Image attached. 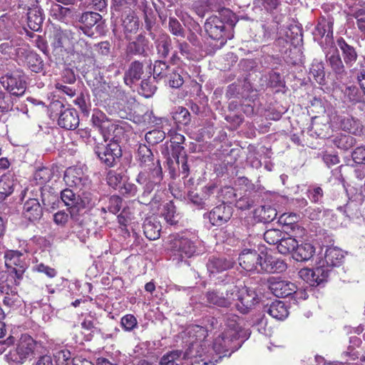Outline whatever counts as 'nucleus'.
Listing matches in <instances>:
<instances>
[{
    "label": "nucleus",
    "instance_id": "nucleus-1",
    "mask_svg": "<svg viewBox=\"0 0 365 365\" xmlns=\"http://www.w3.org/2000/svg\"><path fill=\"white\" fill-rule=\"evenodd\" d=\"M136 160L141 170L136 178V182L143 185V192L140 202L148 205L155 200V197L146 199L163 180V175L160 161L155 158L151 150L145 145L140 144L137 150Z\"/></svg>",
    "mask_w": 365,
    "mask_h": 365
},
{
    "label": "nucleus",
    "instance_id": "nucleus-2",
    "mask_svg": "<svg viewBox=\"0 0 365 365\" xmlns=\"http://www.w3.org/2000/svg\"><path fill=\"white\" fill-rule=\"evenodd\" d=\"M61 198L68 207L71 220H80L84 210L93 207L97 201V197L88 188L78 190V194L73 190L66 188L61 192Z\"/></svg>",
    "mask_w": 365,
    "mask_h": 365
},
{
    "label": "nucleus",
    "instance_id": "nucleus-3",
    "mask_svg": "<svg viewBox=\"0 0 365 365\" xmlns=\"http://www.w3.org/2000/svg\"><path fill=\"white\" fill-rule=\"evenodd\" d=\"M169 249L178 259L190 258L199 255L200 242L195 237H190L186 233L170 235L168 238Z\"/></svg>",
    "mask_w": 365,
    "mask_h": 365
},
{
    "label": "nucleus",
    "instance_id": "nucleus-4",
    "mask_svg": "<svg viewBox=\"0 0 365 365\" xmlns=\"http://www.w3.org/2000/svg\"><path fill=\"white\" fill-rule=\"evenodd\" d=\"M238 287L232 284L219 289L207 291L205 299L210 307L228 308L236 299Z\"/></svg>",
    "mask_w": 365,
    "mask_h": 365
},
{
    "label": "nucleus",
    "instance_id": "nucleus-5",
    "mask_svg": "<svg viewBox=\"0 0 365 365\" xmlns=\"http://www.w3.org/2000/svg\"><path fill=\"white\" fill-rule=\"evenodd\" d=\"M51 113L58 115V125L66 130H75L79 125L78 112L70 108H66L59 101H54L49 105Z\"/></svg>",
    "mask_w": 365,
    "mask_h": 365
},
{
    "label": "nucleus",
    "instance_id": "nucleus-6",
    "mask_svg": "<svg viewBox=\"0 0 365 365\" xmlns=\"http://www.w3.org/2000/svg\"><path fill=\"white\" fill-rule=\"evenodd\" d=\"M34 346V341L30 336L21 335L16 349L10 351L6 355L7 361L16 365L22 364L24 359L33 352Z\"/></svg>",
    "mask_w": 365,
    "mask_h": 365
},
{
    "label": "nucleus",
    "instance_id": "nucleus-7",
    "mask_svg": "<svg viewBox=\"0 0 365 365\" xmlns=\"http://www.w3.org/2000/svg\"><path fill=\"white\" fill-rule=\"evenodd\" d=\"M94 152L101 162L110 168L114 166L116 160L122 156V150L118 143H97L94 147Z\"/></svg>",
    "mask_w": 365,
    "mask_h": 365
},
{
    "label": "nucleus",
    "instance_id": "nucleus-8",
    "mask_svg": "<svg viewBox=\"0 0 365 365\" xmlns=\"http://www.w3.org/2000/svg\"><path fill=\"white\" fill-rule=\"evenodd\" d=\"M238 339L230 335V331H225L216 337L213 342V350L217 354H223L218 358L230 356L232 353L237 350L240 346Z\"/></svg>",
    "mask_w": 365,
    "mask_h": 365
},
{
    "label": "nucleus",
    "instance_id": "nucleus-9",
    "mask_svg": "<svg viewBox=\"0 0 365 365\" xmlns=\"http://www.w3.org/2000/svg\"><path fill=\"white\" fill-rule=\"evenodd\" d=\"M225 29V24L222 20L221 16H211L207 19L205 24V30L209 36L219 41V45L215 46L217 48H220L224 46L229 38L226 36Z\"/></svg>",
    "mask_w": 365,
    "mask_h": 365
},
{
    "label": "nucleus",
    "instance_id": "nucleus-10",
    "mask_svg": "<svg viewBox=\"0 0 365 365\" xmlns=\"http://www.w3.org/2000/svg\"><path fill=\"white\" fill-rule=\"evenodd\" d=\"M205 345L201 341H195L190 343L187 349L182 353V359L189 361L191 365L200 364V361L203 364L202 365H216L217 360L212 361L207 359V356L205 354Z\"/></svg>",
    "mask_w": 365,
    "mask_h": 365
},
{
    "label": "nucleus",
    "instance_id": "nucleus-11",
    "mask_svg": "<svg viewBox=\"0 0 365 365\" xmlns=\"http://www.w3.org/2000/svg\"><path fill=\"white\" fill-rule=\"evenodd\" d=\"M4 259L6 267L15 274L17 279H21L26 268L24 255L19 251L8 250Z\"/></svg>",
    "mask_w": 365,
    "mask_h": 365
},
{
    "label": "nucleus",
    "instance_id": "nucleus-12",
    "mask_svg": "<svg viewBox=\"0 0 365 365\" xmlns=\"http://www.w3.org/2000/svg\"><path fill=\"white\" fill-rule=\"evenodd\" d=\"M262 257L256 250H245L240 255L238 260L240 265L245 270L261 272Z\"/></svg>",
    "mask_w": 365,
    "mask_h": 365
},
{
    "label": "nucleus",
    "instance_id": "nucleus-13",
    "mask_svg": "<svg viewBox=\"0 0 365 365\" xmlns=\"http://www.w3.org/2000/svg\"><path fill=\"white\" fill-rule=\"evenodd\" d=\"M63 180L68 186L75 187L76 190L79 189L80 191L83 188L90 187V180L79 168H68L66 169Z\"/></svg>",
    "mask_w": 365,
    "mask_h": 365
},
{
    "label": "nucleus",
    "instance_id": "nucleus-14",
    "mask_svg": "<svg viewBox=\"0 0 365 365\" xmlns=\"http://www.w3.org/2000/svg\"><path fill=\"white\" fill-rule=\"evenodd\" d=\"M328 66L339 80H342L347 76V71L341 58L337 48L330 49L326 54Z\"/></svg>",
    "mask_w": 365,
    "mask_h": 365
},
{
    "label": "nucleus",
    "instance_id": "nucleus-15",
    "mask_svg": "<svg viewBox=\"0 0 365 365\" xmlns=\"http://www.w3.org/2000/svg\"><path fill=\"white\" fill-rule=\"evenodd\" d=\"M232 215V207L222 203L214 207L209 213V220L214 226H221L227 222Z\"/></svg>",
    "mask_w": 365,
    "mask_h": 365
},
{
    "label": "nucleus",
    "instance_id": "nucleus-16",
    "mask_svg": "<svg viewBox=\"0 0 365 365\" xmlns=\"http://www.w3.org/2000/svg\"><path fill=\"white\" fill-rule=\"evenodd\" d=\"M237 297L239 302L237 304L236 307L242 314L247 313L257 302L256 292L250 289L244 288L240 291L238 289Z\"/></svg>",
    "mask_w": 365,
    "mask_h": 365
},
{
    "label": "nucleus",
    "instance_id": "nucleus-17",
    "mask_svg": "<svg viewBox=\"0 0 365 365\" xmlns=\"http://www.w3.org/2000/svg\"><path fill=\"white\" fill-rule=\"evenodd\" d=\"M269 288L277 297H287L292 296L296 292L295 284L284 280H277L276 279H272L269 282Z\"/></svg>",
    "mask_w": 365,
    "mask_h": 365
},
{
    "label": "nucleus",
    "instance_id": "nucleus-18",
    "mask_svg": "<svg viewBox=\"0 0 365 365\" xmlns=\"http://www.w3.org/2000/svg\"><path fill=\"white\" fill-rule=\"evenodd\" d=\"M1 83L13 96H20L25 93L26 83L19 77L6 75L1 78Z\"/></svg>",
    "mask_w": 365,
    "mask_h": 365
},
{
    "label": "nucleus",
    "instance_id": "nucleus-19",
    "mask_svg": "<svg viewBox=\"0 0 365 365\" xmlns=\"http://www.w3.org/2000/svg\"><path fill=\"white\" fill-rule=\"evenodd\" d=\"M344 258V255L341 250L337 247H329L325 252L324 258L320 259L319 264L327 269L339 267L342 264Z\"/></svg>",
    "mask_w": 365,
    "mask_h": 365
},
{
    "label": "nucleus",
    "instance_id": "nucleus-20",
    "mask_svg": "<svg viewBox=\"0 0 365 365\" xmlns=\"http://www.w3.org/2000/svg\"><path fill=\"white\" fill-rule=\"evenodd\" d=\"M101 134L105 142L110 141L109 143L120 145L121 140L124 138L125 130L122 126L110 121L109 125H107Z\"/></svg>",
    "mask_w": 365,
    "mask_h": 365
},
{
    "label": "nucleus",
    "instance_id": "nucleus-21",
    "mask_svg": "<svg viewBox=\"0 0 365 365\" xmlns=\"http://www.w3.org/2000/svg\"><path fill=\"white\" fill-rule=\"evenodd\" d=\"M149 41L145 36L139 34L135 41H130L126 48L128 55L147 56Z\"/></svg>",
    "mask_w": 365,
    "mask_h": 365
},
{
    "label": "nucleus",
    "instance_id": "nucleus-22",
    "mask_svg": "<svg viewBox=\"0 0 365 365\" xmlns=\"http://www.w3.org/2000/svg\"><path fill=\"white\" fill-rule=\"evenodd\" d=\"M94 95L101 101L106 102L111 98H115L120 94V89L106 82L101 83L93 91Z\"/></svg>",
    "mask_w": 365,
    "mask_h": 365
},
{
    "label": "nucleus",
    "instance_id": "nucleus-23",
    "mask_svg": "<svg viewBox=\"0 0 365 365\" xmlns=\"http://www.w3.org/2000/svg\"><path fill=\"white\" fill-rule=\"evenodd\" d=\"M23 215L29 221L40 220L43 215V209L38 200L36 198L27 200L24 204Z\"/></svg>",
    "mask_w": 365,
    "mask_h": 365
},
{
    "label": "nucleus",
    "instance_id": "nucleus-24",
    "mask_svg": "<svg viewBox=\"0 0 365 365\" xmlns=\"http://www.w3.org/2000/svg\"><path fill=\"white\" fill-rule=\"evenodd\" d=\"M206 266L210 274H215L232 268L233 262L223 257L212 256L208 259Z\"/></svg>",
    "mask_w": 365,
    "mask_h": 365
},
{
    "label": "nucleus",
    "instance_id": "nucleus-25",
    "mask_svg": "<svg viewBox=\"0 0 365 365\" xmlns=\"http://www.w3.org/2000/svg\"><path fill=\"white\" fill-rule=\"evenodd\" d=\"M0 292L4 295L3 304L4 306L14 309L21 305V298L15 289L7 284H0Z\"/></svg>",
    "mask_w": 365,
    "mask_h": 365
},
{
    "label": "nucleus",
    "instance_id": "nucleus-26",
    "mask_svg": "<svg viewBox=\"0 0 365 365\" xmlns=\"http://www.w3.org/2000/svg\"><path fill=\"white\" fill-rule=\"evenodd\" d=\"M287 269V264L272 255H264L261 264V272L269 273L282 272Z\"/></svg>",
    "mask_w": 365,
    "mask_h": 365
},
{
    "label": "nucleus",
    "instance_id": "nucleus-27",
    "mask_svg": "<svg viewBox=\"0 0 365 365\" xmlns=\"http://www.w3.org/2000/svg\"><path fill=\"white\" fill-rule=\"evenodd\" d=\"M161 227L160 222L155 216L146 217L143 224V232L150 240H155L160 237Z\"/></svg>",
    "mask_w": 365,
    "mask_h": 365
},
{
    "label": "nucleus",
    "instance_id": "nucleus-28",
    "mask_svg": "<svg viewBox=\"0 0 365 365\" xmlns=\"http://www.w3.org/2000/svg\"><path fill=\"white\" fill-rule=\"evenodd\" d=\"M102 19L101 15L97 12L88 11L82 14L80 21L83 26L80 27L84 34L89 37L94 35L92 27L97 24Z\"/></svg>",
    "mask_w": 365,
    "mask_h": 365
},
{
    "label": "nucleus",
    "instance_id": "nucleus-29",
    "mask_svg": "<svg viewBox=\"0 0 365 365\" xmlns=\"http://www.w3.org/2000/svg\"><path fill=\"white\" fill-rule=\"evenodd\" d=\"M25 53V62L31 71L38 73L43 69V61L41 58L36 53L28 51L24 48L16 49V54Z\"/></svg>",
    "mask_w": 365,
    "mask_h": 365
},
{
    "label": "nucleus",
    "instance_id": "nucleus-30",
    "mask_svg": "<svg viewBox=\"0 0 365 365\" xmlns=\"http://www.w3.org/2000/svg\"><path fill=\"white\" fill-rule=\"evenodd\" d=\"M341 93L342 101L349 106L364 102V95L355 86H345Z\"/></svg>",
    "mask_w": 365,
    "mask_h": 365
},
{
    "label": "nucleus",
    "instance_id": "nucleus-31",
    "mask_svg": "<svg viewBox=\"0 0 365 365\" xmlns=\"http://www.w3.org/2000/svg\"><path fill=\"white\" fill-rule=\"evenodd\" d=\"M143 73V65L138 61L132 62L124 74L125 83L131 87L132 85L139 81Z\"/></svg>",
    "mask_w": 365,
    "mask_h": 365
},
{
    "label": "nucleus",
    "instance_id": "nucleus-32",
    "mask_svg": "<svg viewBox=\"0 0 365 365\" xmlns=\"http://www.w3.org/2000/svg\"><path fill=\"white\" fill-rule=\"evenodd\" d=\"M337 45L341 51L344 61L346 66L351 67L356 61L358 54L352 46L348 44L343 38L337 40Z\"/></svg>",
    "mask_w": 365,
    "mask_h": 365
},
{
    "label": "nucleus",
    "instance_id": "nucleus-33",
    "mask_svg": "<svg viewBox=\"0 0 365 365\" xmlns=\"http://www.w3.org/2000/svg\"><path fill=\"white\" fill-rule=\"evenodd\" d=\"M264 311L268 313L273 318L279 320L285 319L289 314V312L285 304L279 300H275L269 305L265 306Z\"/></svg>",
    "mask_w": 365,
    "mask_h": 365
},
{
    "label": "nucleus",
    "instance_id": "nucleus-34",
    "mask_svg": "<svg viewBox=\"0 0 365 365\" xmlns=\"http://www.w3.org/2000/svg\"><path fill=\"white\" fill-rule=\"evenodd\" d=\"M276 210L271 205H262L255 209L253 215L255 219L261 222H269L277 217Z\"/></svg>",
    "mask_w": 365,
    "mask_h": 365
},
{
    "label": "nucleus",
    "instance_id": "nucleus-35",
    "mask_svg": "<svg viewBox=\"0 0 365 365\" xmlns=\"http://www.w3.org/2000/svg\"><path fill=\"white\" fill-rule=\"evenodd\" d=\"M44 14L39 6L27 11V24L33 31H37L41 29Z\"/></svg>",
    "mask_w": 365,
    "mask_h": 365
},
{
    "label": "nucleus",
    "instance_id": "nucleus-36",
    "mask_svg": "<svg viewBox=\"0 0 365 365\" xmlns=\"http://www.w3.org/2000/svg\"><path fill=\"white\" fill-rule=\"evenodd\" d=\"M315 252V248L311 243H302L295 248L293 252V258L297 261H307L310 259Z\"/></svg>",
    "mask_w": 365,
    "mask_h": 365
},
{
    "label": "nucleus",
    "instance_id": "nucleus-37",
    "mask_svg": "<svg viewBox=\"0 0 365 365\" xmlns=\"http://www.w3.org/2000/svg\"><path fill=\"white\" fill-rule=\"evenodd\" d=\"M340 126L344 131L355 135H359L362 133L363 126L358 119L352 116L344 117L340 120Z\"/></svg>",
    "mask_w": 365,
    "mask_h": 365
},
{
    "label": "nucleus",
    "instance_id": "nucleus-38",
    "mask_svg": "<svg viewBox=\"0 0 365 365\" xmlns=\"http://www.w3.org/2000/svg\"><path fill=\"white\" fill-rule=\"evenodd\" d=\"M164 81L170 88H180L185 82L182 70L178 67H173Z\"/></svg>",
    "mask_w": 365,
    "mask_h": 365
},
{
    "label": "nucleus",
    "instance_id": "nucleus-39",
    "mask_svg": "<svg viewBox=\"0 0 365 365\" xmlns=\"http://www.w3.org/2000/svg\"><path fill=\"white\" fill-rule=\"evenodd\" d=\"M14 175L11 173L3 175L0 179V199H5L14 191Z\"/></svg>",
    "mask_w": 365,
    "mask_h": 365
},
{
    "label": "nucleus",
    "instance_id": "nucleus-40",
    "mask_svg": "<svg viewBox=\"0 0 365 365\" xmlns=\"http://www.w3.org/2000/svg\"><path fill=\"white\" fill-rule=\"evenodd\" d=\"M72 221L71 236L76 237L81 242H86L89 236V230L82 223L81 218L78 220Z\"/></svg>",
    "mask_w": 365,
    "mask_h": 365
},
{
    "label": "nucleus",
    "instance_id": "nucleus-41",
    "mask_svg": "<svg viewBox=\"0 0 365 365\" xmlns=\"http://www.w3.org/2000/svg\"><path fill=\"white\" fill-rule=\"evenodd\" d=\"M309 76H312L317 83L324 84L325 81V72L324 63L322 61L314 59L309 68Z\"/></svg>",
    "mask_w": 365,
    "mask_h": 365
},
{
    "label": "nucleus",
    "instance_id": "nucleus-42",
    "mask_svg": "<svg viewBox=\"0 0 365 365\" xmlns=\"http://www.w3.org/2000/svg\"><path fill=\"white\" fill-rule=\"evenodd\" d=\"M158 54L160 58H165L172 48L171 39L167 34H162L155 41Z\"/></svg>",
    "mask_w": 365,
    "mask_h": 365
},
{
    "label": "nucleus",
    "instance_id": "nucleus-43",
    "mask_svg": "<svg viewBox=\"0 0 365 365\" xmlns=\"http://www.w3.org/2000/svg\"><path fill=\"white\" fill-rule=\"evenodd\" d=\"M297 241L292 237H285V234L282 237L277 245V251L282 255H288L294 252L297 246Z\"/></svg>",
    "mask_w": 365,
    "mask_h": 365
},
{
    "label": "nucleus",
    "instance_id": "nucleus-44",
    "mask_svg": "<svg viewBox=\"0 0 365 365\" xmlns=\"http://www.w3.org/2000/svg\"><path fill=\"white\" fill-rule=\"evenodd\" d=\"M172 68L164 61H155L153 67V79L165 80Z\"/></svg>",
    "mask_w": 365,
    "mask_h": 365
},
{
    "label": "nucleus",
    "instance_id": "nucleus-45",
    "mask_svg": "<svg viewBox=\"0 0 365 365\" xmlns=\"http://www.w3.org/2000/svg\"><path fill=\"white\" fill-rule=\"evenodd\" d=\"M3 38L7 41L0 44V52L3 54H11L13 50L16 51V47L21 45L22 40L19 38H12L9 34H3Z\"/></svg>",
    "mask_w": 365,
    "mask_h": 365
},
{
    "label": "nucleus",
    "instance_id": "nucleus-46",
    "mask_svg": "<svg viewBox=\"0 0 365 365\" xmlns=\"http://www.w3.org/2000/svg\"><path fill=\"white\" fill-rule=\"evenodd\" d=\"M329 269L325 268L318 263V266L312 269V272L314 274L310 277L309 284L317 286L325 281L329 276Z\"/></svg>",
    "mask_w": 365,
    "mask_h": 365
},
{
    "label": "nucleus",
    "instance_id": "nucleus-47",
    "mask_svg": "<svg viewBox=\"0 0 365 365\" xmlns=\"http://www.w3.org/2000/svg\"><path fill=\"white\" fill-rule=\"evenodd\" d=\"M52 16L56 19L67 23L72 17V11L68 7L62 6L58 4H55L51 7Z\"/></svg>",
    "mask_w": 365,
    "mask_h": 365
},
{
    "label": "nucleus",
    "instance_id": "nucleus-48",
    "mask_svg": "<svg viewBox=\"0 0 365 365\" xmlns=\"http://www.w3.org/2000/svg\"><path fill=\"white\" fill-rule=\"evenodd\" d=\"M163 215L165 220L171 225H176L179 220L175 207L171 202L164 205Z\"/></svg>",
    "mask_w": 365,
    "mask_h": 365
},
{
    "label": "nucleus",
    "instance_id": "nucleus-49",
    "mask_svg": "<svg viewBox=\"0 0 365 365\" xmlns=\"http://www.w3.org/2000/svg\"><path fill=\"white\" fill-rule=\"evenodd\" d=\"M240 317L237 315H231L227 317L226 321V329L225 331H230V335L232 337L239 338L241 326Z\"/></svg>",
    "mask_w": 365,
    "mask_h": 365
},
{
    "label": "nucleus",
    "instance_id": "nucleus-50",
    "mask_svg": "<svg viewBox=\"0 0 365 365\" xmlns=\"http://www.w3.org/2000/svg\"><path fill=\"white\" fill-rule=\"evenodd\" d=\"M155 80L153 77L152 78L149 77L146 79H143L141 81L139 93L145 98L151 97L157 90Z\"/></svg>",
    "mask_w": 365,
    "mask_h": 365
},
{
    "label": "nucleus",
    "instance_id": "nucleus-51",
    "mask_svg": "<svg viewBox=\"0 0 365 365\" xmlns=\"http://www.w3.org/2000/svg\"><path fill=\"white\" fill-rule=\"evenodd\" d=\"M123 26L126 34L135 33L139 28L138 18L133 14H128L123 19Z\"/></svg>",
    "mask_w": 365,
    "mask_h": 365
},
{
    "label": "nucleus",
    "instance_id": "nucleus-52",
    "mask_svg": "<svg viewBox=\"0 0 365 365\" xmlns=\"http://www.w3.org/2000/svg\"><path fill=\"white\" fill-rule=\"evenodd\" d=\"M91 121L93 125V126L98 128L100 133L103 131V130L105 129V128L107 126V125H109V120L106 115L100 110H94Z\"/></svg>",
    "mask_w": 365,
    "mask_h": 365
},
{
    "label": "nucleus",
    "instance_id": "nucleus-53",
    "mask_svg": "<svg viewBox=\"0 0 365 365\" xmlns=\"http://www.w3.org/2000/svg\"><path fill=\"white\" fill-rule=\"evenodd\" d=\"M333 143L337 148L346 150L354 145L355 139L350 135H339L333 139Z\"/></svg>",
    "mask_w": 365,
    "mask_h": 365
},
{
    "label": "nucleus",
    "instance_id": "nucleus-54",
    "mask_svg": "<svg viewBox=\"0 0 365 365\" xmlns=\"http://www.w3.org/2000/svg\"><path fill=\"white\" fill-rule=\"evenodd\" d=\"M6 334V324L2 320H0V354L3 353L6 349L14 344L15 339L9 335L6 339L1 340Z\"/></svg>",
    "mask_w": 365,
    "mask_h": 365
},
{
    "label": "nucleus",
    "instance_id": "nucleus-55",
    "mask_svg": "<svg viewBox=\"0 0 365 365\" xmlns=\"http://www.w3.org/2000/svg\"><path fill=\"white\" fill-rule=\"evenodd\" d=\"M52 178V172L48 168H41L38 169L34 175V179L36 184L39 185H45Z\"/></svg>",
    "mask_w": 365,
    "mask_h": 365
},
{
    "label": "nucleus",
    "instance_id": "nucleus-56",
    "mask_svg": "<svg viewBox=\"0 0 365 365\" xmlns=\"http://www.w3.org/2000/svg\"><path fill=\"white\" fill-rule=\"evenodd\" d=\"M284 233L278 229H269L264 233V240L269 245H278Z\"/></svg>",
    "mask_w": 365,
    "mask_h": 365
},
{
    "label": "nucleus",
    "instance_id": "nucleus-57",
    "mask_svg": "<svg viewBox=\"0 0 365 365\" xmlns=\"http://www.w3.org/2000/svg\"><path fill=\"white\" fill-rule=\"evenodd\" d=\"M168 29L173 36L182 38L185 37V29L177 19L174 17L169 18Z\"/></svg>",
    "mask_w": 365,
    "mask_h": 365
},
{
    "label": "nucleus",
    "instance_id": "nucleus-58",
    "mask_svg": "<svg viewBox=\"0 0 365 365\" xmlns=\"http://www.w3.org/2000/svg\"><path fill=\"white\" fill-rule=\"evenodd\" d=\"M182 356V351L175 350L164 355L160 359V365H179L177 363Z\"/></svg>",
    "mask_w": 365,
    "mask_h": 365
},
{
    "label": "nucleus",
    "instance_id": "nucleus-59",
    "mask_svg": "<svg viewBox=\"0 0 365 365\" xmlns=\"http://www.w3.org/2000/svg\"><path fill=\"white\" fill-rule=\"evenodd\" d=\"M94 51L96 52V57L103 59L110 54V44L108 41H102L94 44Z\"/></svg>",
    "mask_w": 365,
    "mask_h": 365
},
{
    "label": "nucleus",
    "instance_id": "nucleus-60",
    "mask_svg": "<svg viewBox=\"0 0 365 365\" xmlns=\"http://www.w3.org/2000/svg\"><path fill=\"white\" fill-rule=\"evenodd\" d=\"M173 119L177 123L187 125L190 121V115L185 108L179 107L173 114Z\"/></svg>",
    "mask_w": 365,
    "mask_h": 365
},
{
    "label": "nucleus",
    "instance_id": "nucleus-61",
    "mask_svg": "<svg viewBox=\"0 0 365 365\" xmlns=\"http://www.w3.org/2000/svg\"><path fill=\"white\" fill-rule=\"evenodd\" d=\"M165 132L158 129L150 130L145 135L146 141L148 143L153 145L158 144L163 141L165 139Z\"/></svg>",
    "mask_w": 365,
    "mask_h": 365
},
{
    "label": "nucleus",
    "instance_id": "nucleus-62",
    "mask_svg": "<svg viewBox=\"0 0 365 365\" xmlns=\"http://www.w3.org/2000/svg\"><path fill=\"white\" fill-rule=\"evenodd\" d=\"M332 23L326 20L319 22L315 28V34L321 37L325 35L329 36V35H332Z\"/></svg>",
    "mask_w": 365,
    "mask_h": 365
},
{
    "label": "nucleus",
    "instance_id": "nucleus-63",
    "mask_svg": "<svg viewBox=\"0 0 365 365\" xmlns=\"http://www.w3.org/2000/svg\"><path fill=\"white\" fill-rule=\"evenodd\" d=\"M121 327L125 331H130L138 326V321L133 314H126L121 318Z\"/></svg>",
    "mask_w": 365,
    "mask_h": 365
},
{
    "label": "nucleus",
    "instance_id": "nucleus-64",
    "mask_svg": "<svg viewBox=\"0 0 365 365\" xmlns=\"http://www.w3.org/2000/svg\"><path fill=\"white\" fill-rule=\"evenodd\" d=\"M351 158L356 163L365 165V146L355 148L351 153Z\"/></svg>",
    "mask_w": 365,
    "mask_h": 365
}]
</instances>
